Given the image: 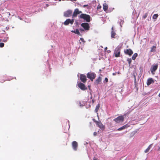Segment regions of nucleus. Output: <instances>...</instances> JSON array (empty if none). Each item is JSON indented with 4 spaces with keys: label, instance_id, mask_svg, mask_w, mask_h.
Returning a JSON list of instances; mask_svg holds the SVG:
<instances>
[{
    "label": "nucleus",
    "instance_id": "1",
    "mask_svg": "<svg viewBox=\"0 0 160 160\" xmlns=\"http://www.w3.org/2000/svg\"><path fill=\"white\" fill-rule=\"evenodd\" d=\"M79 18L83 19L85 21L87 22H89L91 21V18L90 15L86 14H81L79 16Z\"/></svg>",
    "mask_w": 160,
    "mask_h": 160
},
{
    "label": "nucleus",
    "instance_id": "2",
    "mask_svg": "<svg viewBox=\"0 0 160 160\" xmlns=\"http://www.w3.org/2000/svg\"><path fill=\"white\" fill-rule=\"evenodd\" d=\"M87 77L88 78L92 81L95 78L96 75L94 72H90L87 74Z\"/></svg>",
    "mask_w": 160,
    "mask_h": 160
},
{
    "label": "nucleus",
    "instance_id": "3",
    "mask_svg": "<svg viewBox=\"0 0 160 160\" xmlns=\"http://www.w3.org/2000/svg\"><path fill=\"white\" fill-rule=\"evenodd\" d=\"M121 52V48L118 46L117 47L114 51V56L116 58L120 57Z\"/></svg>",
    "mask_w": 160,
    "mask_h": 160
},
{
    "label": "nucleus",
    "instance_id": "4",
    "mask_svg": "<svg viewBox=\"0 0 160 160\" xmlns=\"http://www.w3.org/2000/svg\"><path fill=\"white\" fill-rule=\"evenodd\" d=\"M124 120V117L122 115L114 119L113 121L117 123L123 122Z\"/></svg>",
    "mask_w": 160,
    "mask_h": 160
},
{
    "label": "nucleus",
    "instance_id": "5",
    "mask_svg": "<svg viewBox=\"0 0 160 160\" xmlns=\"http://www.w3.org/2000/svg\"><path fill=\"white\" fill-rule=\"evenodd\" d=\"M93 121L97 125L98 127H99L102 130H103L105 128V126L103 125L101 122H100L96 121L94 119H93Z\"/></svg>",
    "mask_w": 160,
    "mask_h": 160
},
{
    "label": "nucleus",
    "instance_id": "6",
    "mask_svg": "<svg viewBox=\"0 0 160 160\" xmlns=\"http://www.w3.org/2000/svg\"><path fill=\"white\" fill-rule=\"evenodd\" d=\"M81 27L85 31H88L90 30V27L89 24L87 22L82 23L81 24Z\"/></svg>",
    "mask_w": 160,
    "mask_h": 160
},
{
    "label": "nucleus",
    "instance_id": "7",
    "mask_svg": "<svg viewBox=\"0 0 160 160\" xmlns=\"http://www.w3.org/2000/svg\"><path fill=\"white\" fill-rule=\"evenodd\" d=\"M74 22V19H71L70 18H68L64 22V24L65 26L68 25L69 24L72 25L73 24Z\"/></svg>",
    "mask_w": 160,
    "mask_h": 160
},
{
    "label": "nucleus",
    "instance_id": "8",
    "mask_svg": "<svg viewBox=\"0 0 160 160\" xmlns=\"http://www.w3.org/2000/svg\"><path fill=\"white\" fill-rule=\"evenodd\" d=\"M82 13V12L81 11H79L78 8H76L74 10L72 17L73 18L76 17L78 15Z\"/></svg>",
    "mask_w": 160,
    "mask_h": 160
},
{
    "label": "nucleus",
    "instance_id": "9",
    "mask_svg": "<svg viewBox=\"0 0 160 160\" xmlns=\"http://www.w3.org/2000/svg\"><path fill=\"white\" fill-rule=\"evenodd\" d=\"M158 64H156L155 65H152V66L151 68V71L152 73L153 74H154V72L157 70L158 68Z\"/></svg>",
    "mask_w": 160,
    "mask_h": 160
},
{
    "label": "nucleus",
    "instance_id": "10",
    "mask_svg": "<svg viewBox=\"0 0 160 160\" xmlns=\"http://www.w3.org/2000/svg\"><path fill=\"white\" fill-rule=\"evenodd\" d=\"M72 13V11L70 10H68L64 12V16L65 17H69L71 16Z\"/></svg>",
    "mask_w": 160,
    "mask_h": 160
},
{
    "label": "nucleus",
    "instance_id": "11",
    "mask_svg": "<svg viewBox=\"0 0 160 160\" xmlns=\"http://www.w3.org/2000/svg\"><path fill=\"white\" fill-rule=\"evenodd\" d=\"M80 78L81 81L83 83H85L87 81V79L86 76L84 74H80Z\"/></svg>",
    "mask_w": 160,
    "mask_h": 160
},
{
    "label": "nucleus",
    "instance_id": "12",
    "mask_svg": "<svg viewBox=\"0 0 160 160\" xmlns=\"http://www.w3.org/2000/svg\"><path fill=\"white\" fill-rule=\"evenodd\" d=\"M72 145L73 149L74 151H77L78 146V142L76 141H73L72 142Z\"/></svg>",
    "mask_w": 160,
    "mask_h": 160
},
{
    "label": "nucleus",
    "instance_id": "13",
    "mask_svg": "<svg viewBox=\"0 0 160 160\" xmlns=\"http://www.w3.org/2000/svg\"><path fill=\"white\" fill-rule=\"evenodd\" d=\"M78 86L82 90H85L87 89L84 84L82 82H79L78 84Z\"/></svg>",
    "mask_w": 160,
    "mask_h": 160
},
{
    "label": "nucleus",
    "instance_id": "14",
    "mask_svg": "<svg viewBox=\"0 0 160 160\" xmlns=\"http://www.w3.org/2000/svg\"><path fill=\"white\" fill-rule=\"evenodd\" d=\"M126 54L131 56L133 53V51L130 49H127L124 51Z\"/></svg>",
    "mask_w": 160,
    "mask_h": 160
},
{
    "label": "nucleus",
    "instance_id": "15",
    "mask_svg": "<svg viewBox=\"0 0 160 160\" xmlns=\"http://www.w3.org/2000/svg\"><path fill=\"white\" fill-rule=\"evenodd\" d=\"M130 127V125L128 124H126V125H123L122 127L118 128L117 130L118 131H121L123 129H125L126 128H127L128 127Z\"/></svg>",
    "mask_w": 160,
    "mask_h": 160
},
{
    "label": "nucleus",
    "instance_id": "16",
    "mask_svg": "<svg viewBox=\"0 0 160 160\" xmlns=\"http://www.w3.org/2000/svg\"><path fill=\"white\" fill-rule=\"evenodd\" d=\"M111 29V37L112 38H115V36L116 35V34L115 32L114 31L113 27Z\"/></svg>",
    "mask_w": 160,
    "mask_h": 160
},
{
    "label": "nucleus",
    "instance_id": "17",
    "mask_svg": "<svg viewBox=\"0 0 160 160\" xmlns=\"http://www.w3.org/2000/svg\"><path fill=\"white\" fill-rule=\"evenodd\" d=\"M102 78L100 77H98V78L96 79L95 81V84L96 85H98L100 83V82H101Z\"/></svg>",
    "mask_w": 160,
    "mask_h": 160
},
{
    "label": "nucleus",
    "instance_id": "18",
    "mask_svg": "<svg viewBox=\"0 0 160 160\" xmlns=\"http://www.w3.org/2000/svg\"><path fill=\"white\" fill-rule=\"evenodd\" d=\"M154 81L152 78L148 79L147 82V84L148 85H149L152 83H153Z\"/></svg>",
    "mask_w": 160,
    "mask_h": 160
},
{
    "label": "nucleus",
    "instance_id": "19",
    "mask_svg": "<svg viewBox=\"0 0 160 160\" xmlns=\"http://www.w3.org/2000/svg\"><path fill=\"white\" fill-rule=\"evenodd\" d=\"M103 8L105 11H106L108 9V5L106 3H104L103 4Z\"/></svg>",
    "mask_w": 160,
    "mask_h": 160
},
{
    "label": "nucleus",
    "instance_id": "20",
    "mask_svg": "<svg viewBox=\"0 0 160 160\" xmlns=\"http://www.w3.org/2000/svg\"><path fill=\"white\" fill-rule=\"evenodd\" d=\"M71 32H72L77 34L79 35H81V34L80 32H79V30L78 29H76L74 30L71 31Z\"/></svg>",
    "mask_w": 160,
    "mask_h": 160
},
{
    "label": "nucleus",
    "instance_id": "21",
    "mask_svg": "<svg viewBox=\"0 0 160 160\" xmlns=\"http://www.w3.org/2000/svg\"><path fill=\"white\" fill-rule=\"evenodd\" d=\"M152 145V144H151L150 145H149L148 147V148L145 150V152L147 153L149 151V150H150V148H151Z\"/></svg>",
    "mask_w": 160,
    "mask_h": 160
},
{
    "label": "nucleus",
    "instance_id": "22",
    "mask_svg": "<svg viewBox=\"0 0 160 160\" xmlns=\"http://www.w3.org/2000/svg\"><path fill=\"white\" fill-rule=\"evenodd\" d=\"M156 46H153L151 48V50L150 52H154L156 51Z\"/></svg>",
    "mask_w": 160,
    "mask_h": 160
},
{
    "label": "nucleus",
    "instance_id": "23",
    "mask_svg": "<svg viewBox=\"0 0 160 160\" xmlns=\"http://www.w3.org/2000/svg\"><path fill=\"white\" fill-rule=\"evenodd\" d=\"M138 56V54L137 53H135L132 56V60H134L135 59L136 57Z\"/></svg>",
    "mask_w": 160,
    "mask_h": 160
},
{
    "label": "nucleus",
    "instance_id": "24",
    "mask_svg": "<svg viewBox=\"0 0 160 160\" xmlns=\"http://www.w3.org/2000/svg\"><path fill=\"white\" fill-rule=\"evenodd\" d=\"M100 106V105L99 104H98L96 106V107L95 109V111L96 112H97L98 111V110H99V108Z\"/></svg>",
    "mask_w": 160,
    "mask_h": 160
},
{
    "label": "nucleus",
    "instance_id": "25",
    "mask_svg": "<svg viewBox=\"0 0 160 160\" xmlns=\"http://www.w3.org/2000/svg\"><path fill=\"white\" fill-rule=\"evenodd\" d=\"M158 15L157 14H155L153 15L152 16V18L154 19H156L158 17Z\"/></svg>",
    "mask_w": 160,
    "mask_h": 160
},
{
    "label": "nucleus",
    "instance_id": "26",
    "mask_svg": "<svg viewBox=\"0 0 160 160\" xmlns=\"http://www.w3.org/2000/svg\"><path fill=\"white\" fill-rule=\"evenodd\" d=\"M127 60L128 61V62L129 65L130 66V65H131V62H132L131 59V58H128L127 59Z\"/></svg>",
    "mask_w": 160,
    "mask_h": 160
},
{
    "label": "nucleus",
    "instance_id": "27",
    "mask_svg": "<svg viewBox=\"0 0 160 160\" xmlns=\"http://www.w3.org/2000/svg\"><path fill=\"white\" fill-rule=\"evenodd\" d=\"M148 15V13H146L143 16L142 18L144 19H145L147 17Z\"/></svg>",
    "mask_w": 160,
    "mask_h": 160
},
{
    "label": "nucleus",
    "instance_id": "28",
    "mask_svg": "<svg viewBox=\"0 0 160 160\" xmlns=\"http://www.w3.org/2000/svg\"><path fill=\"white\" fill-rule=\"evenodd\" d=\"M4 46V43L2 42H0V47L1 48H2Z\"/></svg>",
    "mask_w": 160,
    "mask_h": 160
},
{
    "label": "nucleus",
    "instance_id": "29",
    "mask_svg": "<svg viewBox=\"0 0 160 160\" xmlns=\"http://www.w3.org/2000/svg\"><path fill=\"white\" fill-rule=\"evenodd\" d=\"M78 104L79 105L80 107H82L83 106L82 104H81V102L80 101L78 102Z\"/></svg>",
    "mask_w": 160,
    "mask_h": 160
},
{
    "label": "nucleus",
    "instance_id": "30",
    "mask_svg": "<svg viewBox=\"0 0 160 160\" xmlns=\"http://www.w3.org/2000/svg\"><path fill=\"white\" fill-rule=\"evenodd\" d=\"M104 81H105L106 82H108V79L107 78H105L104 82Z\"/></svg>",
    "mask_w": 160,
    "mask_h": 160
},
{
    "label": "nucleus",
    "instance_id": "31",
    "mask_svg": "<svg viewBox=\"0 0 160 160\" xmlns=\"http://www.w3.org/2000/svg\"><path fill=\"white\" fill-rule=\"evenodd\" d=\"M85 30L84 29L82 28H80V31L81 32H84Z\"/></svg>",
    "mask_w": 160,
    "mask_h": 160
},
{
    "label": "nucleus",
    "instance_id": "32",
    "mask_svg": "<svg viewBox=\"0 0 160 160\" xmlns=\"http://www.w3.org/2000/svg\"><path fill=\"white\" fill-rule=\"evenodd\" d=\"M134 81L135 83H136V79L135 75H134Z\"/></svg>",
    "mask_w": 160,
    "mask_h": 160
},
{
    "label": "nucleus",
    "instance_id": "33",
    "mask_svg": "<svg viewBox=\"0 0 160 160\" xmlns=\"http://www.w3.org/2000/svg\"><path fill=\"white\" fill-rule=\"evenodd\" d=\"M80 40L82 41V42H83L84 43L85 42L84 39L82 38H80Z\"/></svg>",
    "mask_w": 160,
    "mask_h": 160
},
{
    "label": "nucleus",
    "instance_id": "34",
    "mask_svg": "<svg viewBox=\"0 0 160 160\" xmlns=\"http://www.w3.org/2000/svg\"><path fill=\"white\" fill-rule=\"evenodd\" d=\"M7 14L8 16H10L11 14L9 12H7Z\"/></svg>",
    "mask_w": 160,
    "mask_h": 160
},
{
    "label": "nucleus",
    "instance_id": "35",
    "mask_svg": "<svg viewBox=\"0 0 160 160\" xmlns=\"http://www.w3.org/2000/svg\"><path fill=\"white\" fill-rule=\"evenodd\" d=\"M97 134V133L96 132H94L93 133V135L94 136H96Z\"/></svg>",
    "mask_w": 160,
    "mask_h": 160
},
{
    "label": "nucleus",
    "instance_id": "36",
    "mask_svg": "<svg viewBox=\"0 0 160 160\" xmlns=\"http://www.w3.org/2000/svg\"><path fill=\"white\" fill-rule=\"evenodd\" d=\"M93 159V160H98V158L95 157H94Z\"/></svg>",
    "mask_w": 160,
    "mask_h": 160
},
{
    "label": "nucleus",
    "instance_id": "37",
    "mask_svg": "<svg viewBox=\"0 0 160 160\" xmlns=\"http://www.w3.org/2000/svg\"><path fill=\"white\" fill-rule=\"evenodd\" d=\"M75 24H76V25H78V22L77 21H76Z\"/></svg>",
    "mask_w": 160,
    "mask_h": 160
},
{
    "label": "nucleus",
    "instance_id": "38",
    "mask_svg": "<svg viewBox=\"0 0 160 160\" xmlns=\"http://www.w3.org/2000/svg\"><path fill=\"white\" fill-rule=\"evenodd\" d=\"M107 47H105V48L104 49H105V51L107 49Z\"/></svg>",
    "mask_w": 160,
    "mask_h": 160
},
{
    "label": "nucleus",
    "instance_id": "39",
    "mask_svg": "<svg viewBox=\"0 0 160 160\" xmlns=\"http://www.w3.org/2000/svg\"><path fill=\"white\" fill-rule=\"evenodd\" d=\"M88 6V5H83V7H85L86 6Z\"/></svg>",
    "mask_w": 160,
    "mask_h": 160
},
{
    "label": "nucleus",
    "instance_id": "40",
    "mask_svg": "<svg viewBox=\"0 0 160 160\" xmlns=\"http://www.w3.org/2000/svg\"><path fill=\"white\" fill-rule=\"evenodd\" d=\"M158 151H160V147H159V148H158Z\"/></svg>",
    "mask_w": 160,
    "mask_h": 160
},
{
    "label": "nucleus",
    "instance_id": "41",
    "mask_svg": "<svg viewBox=\"0 0 160 160\" xmlns=\"http://www.w3.org/2000/svg\"><path fill=\"white\" fill-rule=\"evenodd\" d=\"M107 52L108 53H109L110 52V50H108L107 51Z\"/></svg>",
    "mask_w": 160,
    "mask_h": 160
},
{
    "label": "nucleus",
    "instance_id": "42",
    "mask_svg": "<svg viewBox=\"0 0 160 160\" xmlns=\"http://www.w3.org/2000/svg\"><path fill=\"white\" fill-rule=\"evenodd\" d=\"M158 96L160 97V93H159V94L158 95Z\"/></svg>",
    "mask_w": 160,
    "mask_h": 160
},
{
    "label": "nucleus",
    "instance_id": "43",
    "mask_svg": "<svg viewBox=\"0 0 160 160\" xmlns=\"http://www.w3.org/2000/svg\"><path fill=\"white\" fill-rule=\"evenodd\" d=\"M46 5L47 6H48V4H46Z\"/></svg>",
    "mask_w": 160,
    "mask_h": 160
}]
</instances>
